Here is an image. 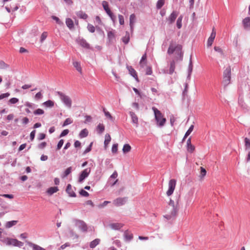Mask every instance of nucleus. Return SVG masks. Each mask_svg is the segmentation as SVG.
<instances>
[{
    "label": "nucleus",
    "instance_id": "nucleus-48",
    "mask_svg": "<svg viewBox=\"0 0 250 250\" xmlns=\"http://www.w3.org/2000/svg\"><path fill=\"white\" fill-rule=\"evenodd\" d=\"M47 33L46 32H43L41 37L40 42H42L47 38Z\"/></svg>",
    "mask_w": 250,
    "mask_h": 250
},
{
    "label": "nucleus",
    "instance_id": "nucleus-21",
    "mask_svg": "<svg viewBox=\"0 0 250 250\" xmlns=\"http://www.w3.org/2000/svg\"><path fill=\"white\" fill-rule=\"evenodd\" d=\"M26 242L27 244L30 247V248L33 249V250H45L44 249L42 248L39 246L34 244L30 242L26 241Z\"/></svg>",
    "mask_w": 250,
    "mask_h": 250
},
{
    "label": "nucleus",
    "instance_id": "nucleus-28",
    "mask_svg": "<svg viewBox=\"0 0 250 250\" xmlns=\"http://www.w3.org/2000/svg\"><path fill=\"white\" fill-rule=\"evenodd\" d=\"M192 69H193V65H192V61H191V57H190V60H189V65H188V79H190V75H191V74L192 71Z\"/></svg>",
    "mask_w": 250,
    "mask_h": 250
},
{
    "label": "nucleus",
    "instance_id": "nucleus-7",
    "mask_svg": "<svg viewBox=\"0 0 250 250\" xmlns=\"http://www.w3.org/2000/svg\"><path fill=\"white\" fill-rule=\"evenodd\" d=\"M176 184V181L175 179H171L168 183V189L167 191V195L168 196H170L173 193Z\"/></svg>",
    "mask_w": 250,
    "mask_h": 250
},
{
    "label": "nucleus",
    "instance_id": "nucleus-34",
    "mask_svg": "<svg viewBox=\"0 0 250 250\" xmlns=\"http://www.w3.org/2000/svg\"><path fill=\"white\" fill-rule=\"evenodd\" d=\"M129 34L128 32H126L125 35L122 38V41L125 44H127L129 41Z\"/></svg>",
    "mask_w": 250,
    "mask_h": 250
},
{
    "label": "nucleus",
    "instance_id": "nucleus-12",
    "mask_svg": "<svg viewBox=\"0 0 250 250\" xmlns=\"http://www.w3.org/2000/svg\"><path fill=\"white\" fill-rule=\"evenodd\" d=\"M76 42H77L78 44H79L80 45H81L83 47H84V48H85L87 49H88L90 47V45H89V43H88L85 40H84V39H83L82 38L78 37L76 39Z\"/></svg>",
    "mask_w": 250,
    "mask_h": 250
},
{
    "label": "nucleus",
    "instance_id": "nucleus-11",
    "mask_svg": "<svg viewBox=\"0 0 250 250\" xmlns=\"http://www.w3.org/2000/svg\"><path fill=\"white\" fill-rule=\"evenodd\" d=\"M76 226L79 228L82 231L86 232L87 230V227L86 224L82 220H77L75 221Z\"/></svg>",
    "mask_w": 250,
    "mask_h": 250
},
{
    "label": "nucleus",
    "instance_id": "nucleus-8",
    "mask_svg": "<svg viewBox=\"0 0 250 250\" xmlns=\"http://www.w3.org/2000/svg\"><path fill=\"white\" fill-rule=\"evenodd\" d=\"M102 5L107 15L110 17L111 19L114 21L116 20V16L113 15L109 8L108 2L106 1H103L102 2Z\"/></svg>",
    "mask_w": 250,
    "mask_h": 250
},
{
    "label": "nucleus",
    "instance_id": "nucleus-50",
    "mask_svg": "<svg viewBox=\"0 0 250 250\" xmlns=\"http://www.w3.org/2000/svg\"><path fill=\"white\" fill-rule=\"evenodd\" d=\"M35 99L36 100H40L41 99H42V93H41V92H38L35 96Z\"/></svg>",
    "mask_w": 250,
    "mask_h": 250
},
{
    "label": "nucleus",
    "instance_id": "nucleus-5",
    "mask_svg": "<svg viewBox=\"0 0 250 250\" xmlns=\"http://www.w3.org/2000/svg\"><path fill=\"white\" fill-rule=\"evenodd\" d=\"M56 94L59 96L62 102L64 104L69 108L72 106V100L71 98L67 95L60 91L56 92Z\"/></svg>",
    "mask_w": 250,
    "mask_h": 250
},
{
    "label": "nucleus",
    "instance_id": "nucleus-13",
    "mask_svg": "<svg viewBox=\"0 0 250 250\" xmlns=\"http://www.w3.org/2000/svg\"><path fill=\"white\" fill-rule=\"evenodd\" d=\"M216 36V31L215 30L214 27L213 28L212 32L210 34V37L208 39V42H207V45L208 46H210L212 44V43L213 42V41L215 38Z\"/></svg>",
    "mask_w": 250,
    "mask_h": 250
},
{
    "label": "nucleus",
    "instance_id": "nucleus-36",
    "mask_svg": "<svg viewBox=\"0 0 250 250\" xmlns=\"http://www.w3.org/2000/svg\"><path fill=\"white\" fill-rule=\"evenodd\" d=\"M73 65L76 68L78 71H79L80 73L82 72V68L79 62H73Z\"/></svg>",
    "mask_w": 250,
    "mask_h": 250
},
{
    "label": "nucleus",
    "instance_id": "nucleus-29",
    "mask_svg": "<svg viewBox=\"0 0 250 250\" xmlns=\"http://www.w3.org/2000/svg\"><path fill=\"white\" fill-rule=\"evenodd\" d=\"M111 141V137L109 134H106L105 135V140L104 141V146L105 148H106L109 143Z\"/></svg>",
    "mask_w": 250,
    "mask_h": 250
},
{
    "label": "nucleus",
    "instance_id": "nucleus-14",
    "mask_svg": "<svg viewBox=\"0 0 250 250\" xmlns=\"http://www.w3.org/2000/svg\"><path fill=\"white\" fill-rule=\"evenodd\" d=\"M175 62L174 61H172L170 63V67L169 70H165L163 69L162 71L164 73L166 74L168 73L169 74H172L175 70Z\"/></svg>",
    "mask_w": 250,
    "mask_h": 250
},
{
    "label": "nucleus",
    "instance_id": "nucleus-25",
    "mask_svg": "<svg viewBox=\"0 0 250 250\" xmlns=\"http://www.w3.org/2000/svg\"><path fill=\"white\" fill-rule=\"evenodd\" d=\"M59 190V188L57 187L49 188L46 192L49 195H52L54 193L57 192Z\"/></svg>",
    "mask_w": 250,
    "mask_h": 250
},
{
    "label": "nucleus",
    "instance_id": "nucleus-4",
    "mask_svg": "<svg viewBox=\"0 0 250 250\" xmlns=\"http://www.w3.org/2000/svg\"><path fill=\"white\" fill-rule=\"evenodd\" d=\"M182 46L181 45L171 42L168 48L167 53L168 54H172L175 52L176 54L178 55L181 56L182 54Z\"/></svg>",
    "mask_w": 250,
    "mask_h": 250
},
{
    "label": "nucleus",
    "instance_id": "nucleus-51",
    "mask_svg": "<svg viewBox=\"0 0 250 250\" xmlns=\"http://www.w3.org/2000/svg\"><path fill=\"white\" fill-rule=\"evenodd\" d=\"M187 149L188 151L192 152L195 149V147L192 144H190L189 145L187 146Z\"/></svg>",
    "mask_w": 250,
    "mask_h": 250
},
{
    "label": "nucleus",
    "instance_id": "nucleus-55",
    "mask_svg": "<svg viewBox=\"0 0 250 250\" xmlns=\"http://www.w3.org/2000/svg\"><path fill=\"white\" fill-rule=\"evenodd\" d=\"M19 102V99L17 98H12L10 99L9 101V102L12 104H14Z\"/></svg>",
    "mask_w": 250,
    "mask_h": 250
},
{
    "label": "nucleus",
    "instance_id": "nucleus-22",
    "mask_svg": "<svg viewBox=\"0 0 250 250\" xmlns=\"http://www.w3.org/2000/svg\"><path fill=\"white\" fill-rule=\"evenodd\" d=\"M136 22V16L135 14H132L130 16L129 18V25L131 31H132L133 29L134 24Z\"/></svg>",
    "mask_w": 250,
    "mask_h": 250
},
{
    "label": "nucleus",
    "instance_id": "nucleus-46",
    "mask_svg": "<svg viewBox=\"0 0 250 250\" xmlns=\"http://www.w3.org/2000/svg\"><path fill=\"white\" fill-rule=\"evenodd\" d=\"M44 113V112L43 110L40 108H38L34 111V114L35 115H42Z\"/></svg>",
    "mask_w": 250,
    "mask_h": 250
},
{
    "label": "nucleus",
    "instance_id": "nucleus-31",
    "mask_svg": "<svg viewBox=\"0 0 250 250\" xmlns=\"http://www.w3.org/2000/svg\"><path fill=\"white\" fill-rule=\"evenodd\" d=\"M88 130L86 128H84V129H83V130H82L81 131V132H80L79 137L81 138H83L86 137L88 135Z\"/></svg>",
    "mask_w": 250,
    "mask_h": 250
},
{
    "label": "nucleus",
    "instance_id": "nucleus-49",
    "mask_svg": "<svg viewBox=\"0 0 250 250\" xmlns=\"http://www.w3.org/2000/svg\"><path fill=\"white\" fill-rule=\"evenodd\" d=\"M118 146V144H114L113 145L112 147V149H111L112 152L113 153H116L117 152Z\"/></svg>",
    "mask_w": 250,
    "mask_h": 250
},
{
    "label": "nucleus",
    "instance_id": "nucleus-35",
    "mask_svg": "<svg viewBox=\"0 0 250 250\" xmlns=\"http://www.w3.org/2000/svg\"><path fill=\"white\" fill-rule=\"evenodd\" d=\"M146 53H145L142 57V58L140 62V64L142 67H144V65L146 64Z\"/></svg>",
    "mask_w": 250,
    "mask_h": 250
},
{
    "label": "nucleus",
    "instance_id": "nucleus-16",
    "mask_svg": "<svg viewBox=\"0 0 250 250\" xmlns=\"http://www.w3.org/2000/svg\"><path fill=\"white\" fill-rule=\"evenodd\" d=\"M130 116L131 118L132 123L135 125V126L137 127L138 126V118L136 114L132 112H129Z\"/></svg>",
    "mask_w": 250,
    "mask_h": 250
},
{
    "label": "nucleus",
    "instance_id": "nucleus-9",
    "mask_svg": "<svg viewBox=\"0 0 250 250\" xmlns=\"http://www.w3.org/2000/svg\"><path fill=\"white\" fill-rule=\"evenodd\" d=\"M127 200V197H119L113 200V204L116 207H120L125 205Z\"/></svg>",
    "mask_w": 250,
    "mask_h": 250
},
{
    "label": "nucleus",
    "instance_id": "nucleus-1",
    "mask_svg": "<svg viewBox=\"0 0 250 250\" xmlns=\"http://www.w3.org/2000/svg\"><path fill=\"white\" fill-rule=\"evenodd\" d=\"M178 202L176 204H175L173 200L170 199L168 203V207L167 208V214L164 216V217L167 220L174 218L177 214L178 211Z\"/></svg>",
    "mask_w": 250,
    "mask_h": 250
},
{
    "label": "nucleus",
    "instance_id": "nucleus-61",
    "mask_svg": "<svg viewBox=\"0 0 250 250\" xmlns=\"http://www.w3.org/2000/svg\"><path fill=\"white\" fill-rule=\"evenodd\" d=\"M110 203V201H105L102 204L99 205L98 207L100 208H102L105 207V206H106L108 204H109Z\"/></svg>",
    "mask_w": 250,
    "mask_h": 250
},
{
    "label": "nucleus",
    "instance_id": "nucleus-42",
    "mask_svg": "<svg viewBox=\"0 0 250 250\" xmlns=\"http://www.w3.org/2000/svg\"><path fill=\"white\" fill-rule=\"evenodd\" d=\"M9 65L2 61H0V69H5L8 68Z\"/></svg>",
    "mask_w": 250,
    "mask_h": 250
},
{
    "label": "nucleus",
    "instance_id": "nucleus-24",
    "mask_svg": "<svg viewBox=\"0 0 250 250\" xmlns=\"http://www.w3.org/2000/svg\"><path fill=\"white\" fill-rule=\"evenodd\" d=\"M244 147L246 151H250V139L247 137L244 138Z\"/></svg>",
    "mask_w": 250,
    "mask_h": 250
},
{
    "label": "nucleus",
    "instance_id": "nucleus-57",
    "mask_svg": "<svg viewBox=\"0 0 250 250\" xmlns=\"http://www.w3.org/2000/svg\"><path fill=\"white\" fill-rule=\"evenodd\" d=\"M118 18H119V21L120 24L121 25L124 24V17L121 15H119Z\"/></svg>",
    "mask_w": 250,
    "mask_h": 250
},
{
    "label": "nucleus",
    "instance_id": "nucleus-20",
    "mask_svg": "<svg viewBox=\"0 0 250 250\" xmlns=\"http://www.w3.org/2000/svg\"><path fill=\"white\" fill-rule=\"evenodd\" d=\"M124 226V224L121 223H112L109 224V227L114 230H119L121 229Z\"/></svg>",
    "mask_w": 250,
    "mask_h": 250
},
{
    "label": "nucleus",
    "instance_id": "nucleus-6",
    "mask_svg": "<svg viewBox=\"0 0 250 250\" xmlns=\"http://www.w3.org/2000/svg\"><path fill=\"white\" fill-rule=\"evenodd\" d=\"M231 79V68L230 66L226 68L224 71L223 83L225 86L229 84Z\"/></svg>",
    "mask_w": 250,
    "mask_h": 250
},
{
    "label": "nucleus",
    "instance_id": "nucleus-27",
    "mask_svg": "<svg viewBox=\"0 0 250 250\" xmlns=\"http://www.w3.org/2000/svg\"><path fill=\"white\" fill-rule=\"evenodd\" d=\"M42 105L46 107L51 108L54 105V102L51 100H48L42 103Z\"/></svg>",
    "mask_w": 250,
    "mask_h": 250
},
{
    "label": "nucleus",
    "instance_id": "nucleus-45",
    "mask_svg": "<svg viewBox=\"0 0 250 250\" xmlns=\"http://www.w3.org/2000/svg\"><path fill=\"white\" fill-rule=\"evenodd\" d=\"M87 29L91 33H94L95 31V27L91 24H88Z\"/></svg>",
    "mask_w": 250,
    "mask_h": 250
},
{
    "label": "nucleus",
    "instance_id": "nucleus-3",
    "mask_svg": "<svg viewBox=\"0 0 250 250\" xmlns=\"http://www.w3.org/2000/svg\"><path fill=\"white\" fill-rule=\"evenodd\" d=\"M0 240L7 245H12L19 247L23 246V243L16 239H11L4 237L2 236L1 232L0 231Z\"/></svg>",
    "mask_w": 250,
    "mask_h": 250
},
{
    "label": "nucleus",
    "instance_id": "nucleus-30",
    "mask_svg": "<svg viewBox=\"0 0 250 250\" xmlns=\"http://www.w3.org/2000/svg\"><path fill=\"white\" fill-rule=\"evenodd\" d=\"M104 130V126L102 124H99L97 126V131L98 134H102Z\"/></svg>",
    "mask_w": 250,
    "mask_h": 250
},
{
    "label": "nucleus",
    "instance_id": "nucleus-54",
    "mask_svg": "<svg viewBox=\"0 0 250 250\" xmlns=\"http://www.w3.org/2000/svg\"><path fill=\"white\" fill-rule=\"evenodd\" d=\"M68 133H69V130L68 129H64L61 133V134L60 135V137H63L64 136H66V135L68 134Z\"/></svg>",
    "mask_w": 250,
    "mask_h": 250
},
{
    "label": "nucleus",
    "instance_id": "nucleus-43",
    "mask_svg": "<svg viewBox=\"0 0 250 250\" xmlns=\"http://www.w3.org/2000/svg\"><path fill=\"white\" fill-rule=\"evenodd\" d=\"M165 3V0H158L157 2V8L158 9H160L164 5Z\"/></svg>",
    "mask_w": 250,
    "mask_h": 250
},
{
    "label": "nucleus",
    "instance_id": "nucleus-58",
    "mask_svg": "<svg viewBox=\"0 0 250 250\" xmlns=\"http://www.w3.org/2000/svg\"><path fill=\"white\" fill-rule=\"evenodd\" d=\"M9 96H10L9 93L1 94V95H0V100L3 99L4 98H7Z\"/></svg>",
    "mask_w": 250,
    "mask_h": 250
},
{
    "label": "nucleus",
    "instance_id": "nucleus-15",
    "mask_svg": "<svg viewBox=\"0 0 250 250\" xmlns=\"http://www.w3.org/2000/svg\"><path fill=\"white\" fill-rule=\"evenodd\" d=\"M242 24L244 27V28L246 30H250V18L247 17L245 18L242 21Z\"/></svg>",
    "mask_w": 250,
    "mask_h": 250
},
{
    "label": "nucleus",
    "instance_id": "nucleus-37",
    "mask_svg": "<svg viewBox=\"0 0 250 250\" xmlns=\"http://www.w3.org/2000/svg\"><path fill=\"white\" fill-rule=\"evenodd\" d=\"M183 17L182 16H180L177 19L176 21V25L178 28L180 29L182 27V21Z\"/></svg>",
    "mask_w": 250,
    "mask_h": 250
},
{
    "label": "nucleus",
    "instance_id": "nucleus-64",
    "mask_svg": "<svg viewBox=\"0 0 250 250\" xmlns=\"http://www.w3.org/2000/svg\"><path fill=\"white\" fill-rule=\"evenodd\" d=\"M46 142H42L38 145V147L40 149H43L46 146Z\"/></svg>",
    "mask_w": 250,
    "mask_h": 250
},
{
    "label": "nucleus",
    "instance_id": "nucleus-52",
    "mask_svg": "<svg viewBox=\"0 0 250 250\" xmlns=\"http://www.w3.org/2000/svg\"><path fill=\"white\" fill-rule=\"evenodd\" d=\"M63 143H64V141H63V140H62V139H61L59 141V142L57 145V150H60L61 149V148L62 147V145L63 144Z\"/></svg>",
    "mask_w": 250,
    "mask_h": 250
},
{
    "label": "nucleus",
    "instance_id": "nucleus-38",
    "mask_svg": "<svg viewBox=\"0 0 250 250\" xmlns=\"http://www.w3.org/2000/svg\"><path fill=\"white\" fill-rule=\"evenodd\" d=\"M193 128H194V125H191L189 128H188V129L187 130V131L186 132L185 136H184V139H185L186 138H187L188 135H189V134L191 133V132L193 131Z\"/></svg>",
    "mask_w": 250,
    "mask_h": 250
},
{
    "label": "nucleus",
    "instance_id": "nucleus-53",
    "mask_svg": "<svg viewBox=\"0 0 250 250\" xmlns=\"http://www.w3.org/2000/svg\"><path fill=\"white\" fill-rule=\"evenodd\" d=\"M78 16L83 19H86L88 17L87 14H86L84 13H83V12H80L78 14Z\"/></svg>",
    "mask_w": 250,
    "mask_h": 250
},
{
    "label": "nucleus",
    "instance_id": "nucleus-2",
    "mask_svg": "<svg viewBox=\"0 0 250 250\" xmlns=\"http://www.w3.org/2000/svg\"><path fill=\"white\" fill-rule=\"evenodd\" d=\"M152 109L154 113L155 119L157 122V125L160 127L164 126L166 122V119L164 117L161 111L155 107H152Z\"/></svg>",
    "mask_w": 250,
    "mask_h": 250
},
{
    "label": "nucleus",
    "instance_id": "nucleus-32",
    "mask_svg": "<svg viewBox=\"0 0 250 250\" xmlns=\"http://www.w3.org/2000/svg\"><path fill=\"white\" fill-rule=\"evenodd\" d=\"M100 242V240L99 239H96L90 242V248L91 249L94 248L96 246H97Z\"/></svg>",
    "mask_w": 250,
    "mask_h": 250
},
{
    "label": "nucleus",
    "instance_id": "nucleus-39",
    "mask_svg": "<svg viewBox=\"0 0 250 250\" xmlns=\"http://www.w3.org/2000/svg\"><path fill=\"white\" fill-rule=\"evenodd\" d=\"M200 169H201V171H200V174L199 177L201 179H203L205 177V176L206 175L207 171H206V169L203 167H201Z\"/></svg>",
    "mask_w": 250,
    "mask_h": 250
},
{
    "label": "nucleus",
    "instance_id": "nucleus-60",
    "mask_svg": "<svg viewBox=\"0 0 250 250\" xmlns=\"http://www.w3.org/2000/svg\"><path fill=\"white\" fill-rule=\"evenodd\" d=\"M108 38L109 39H112L114 38V33L112 31H109L107 33Z\"/></svg>",
    "mask_w": 250,
    "mask_h": 250
},
{
    "label": "nucleus",
    "instance_id": "nucleus-44",
    "mask_svg": "<svg viewBox=\"0 0 250 250\" xmlns=\"http://www.w3.org/2000/svg\"><path fill=\"white\" fill-rule=\"evenodd\" d=\"M103 111L104 113L105 116L107 118H109L111 120H113V119L112 116L111 115V114H110V113L108 111H107L105 110V109L104 108H103Z\"/></svg>",
    "mask_w": 250,
    "mask_h": 250
},
{
    "label": "nucleus",
    "instance_id": "nucleus-33",
    "mask_svg": "<svg viewBox=\"0 0 250 250\" xmlns=\"http://www.w3.org/2000/svg\"><path fill=\"white\" fill-rule=\"evenodd\" d=\"M131 147L129 144H125L123 146V151L124 153L129 152L131 150Z\"/></svg>",
    "mask_w": 250,
    "mask_h": 250
},
{
    "label": "nucleus",
    "instance_id": "nucleus-10",
    "mask_svg": "<svg viewBox=\"0 0 250 250\" xmlns=\"http://www.w3.org/2000/svg\"><path fill=\"white\" fill-rule=\"evenodd\" d=\"M90 171L91 169L90 168H87L83 170L81 173V174L80 175L79 178V182H83V181L88 176L90 172Z\"/></svg>",
    "mask_w": 250,
    "mask_h": 250
},
{
    "label": "nucleus",
    "instance_id": "nucleus-62",
    "mask_svg": "<svg viewBox=\"0 0 250 250\" xmlns=\"http://www.w3.org/2000/svg\"><path fill=\"white\" fill-rule=\"evenodd\" d=\"M113 244L118 247H120L121 246V243L119 240H115L113 241Z\"/></svg>",
    "mask_w": 250,
    "mask_h": 250
},
{
    "label": "nucleus",
    "instance_id": "nucleus-18",
    "mask_svg": "<svg viewBox=\"0 0 250 250\" xmlns=\"http://www.w3.org/2000/svg\"><path fill=\"white\" fill-rule=\"evenodd\" d=\"M124 236L125 240L127 242L131 241L133 237L132 233L129 232L127 230L124 232Z\"/></svg>",
    "mask_w": 250,
    "mask_h": 250
},
{
    "label": "nucleus",
    "instance_id": "nucleus-17",
    "mask_svg": "<svg viewBox=\"0 0 250 250\" xmlns=\"http://www.w3.org/2000/svg\"><path fill=\"white\" fill-rule=\"evenodd\" d=\"M178 16V13L176 11H173L167 18V21L169 24H171L176 20Z\"/></svg>",
    "mask_w": 250,
    "mask_h": 250
},
{
    "label": "nucleus",
    "instance_id": "nucleus-40",
    "mask_svg": "<svg viewBox=\"0 0 250 250\" xmlns=\"http://www.w3.org/2000/svg\"><path fill=\"white\" fill-rule=\"evenodd\" d=\"M17 221H11L7 222L6 224V227L7 228H10L17 224Z\"/></svg>",
    "mask_w": 250,
    "mask_h": 250
},
{
    "label": "nucleus",
    "instance_id": "nucleus-47",
    "mask_svg": "<svg viewBox=\"0 0 250 250\" xmlns=\"http://www.w3.org/2000/svg\"><path fill=\"white\" fill-rule=\"evenodd\" d=\"M72 122H73V121L70 118H67L64 121V122L62 125V126H65L66 125H67L72 123Z\"/></svg>",
    "mask_w": 250,
    "mask_h": 250
},
{
    "label": "nucleus",
    "instance_id": "nucleus-41",
    "mask_svg": "<svg viewBox=\"0 0 250 250\" xmlns=\"http://www.w3.org/2000/svg\"><path fill=\"white\" fill-rule=\"evenodd\" d=\"M72 171V167H70L66 168V169L64 171L63 175L62 176V178L67 176Z\"/></svg>",
    "mask_w": 250,
    "mask_h": 250
},
{
    "label": "nucleus",
    "instance_id": "nucleus-63",
    "mask_svg": "<svg viewBox=\"0 0 250 250\" xmlns=\"http://www.w3.org/2000/svg\"><path fill=\"white\" fill-rule=\"evenodd\" d=\"M35 134H36V130H33L31 133H30V140L31 141H33L35 138Z\"/></svg>",
    "mask_w": 250,
    "mask_h": 250
},
{
    "label": "nucleus",
    "instance_id": "nucleus-23",
    "mask_svg": "<svg viewBox=\"0 0 250 250\" xmlns=\"http://www.w3.org/2000/svg\"><path fill=\"white\" fill-rule=\"evenodd\" d=\"M66 192L69 194V195L71 197H76V195L74 191H73L72 186L70 184H68L67 186Z\"/></svg>",
    "mask_w": 250,
    "mask_h": 250
},
{
    "label": "nucleus",
    "instance_id": "nucleus-26",
    "mask_svg": "<svg viewBox=\"0 0 250 250\" xmlns=\"http://www.w3.org/2000/svg\"><path fill=\"white\" fill-rule=\"evenodd\" d=\"M65 23L69 29H72L74 28L73 21L70 18H67L66 19Z\"/></svg>",
    "mask_w": 250,
    "mask_h": 250
},
{
    "label": "nucleus",
    "instance_id": "nucleus-19",
    "mask_svg": "<svg viewBox=\"0 0 250 250\" xmlns=\"http://www.w3.org/2000/svg\"><path fill=\"white\" fill-rule=\"evenodd\" d=\"M127 69H128V71L129 72V74L132 77H133L137 81H138V77H137V73H136V71L134 70V69L131 66H127Z\"/></svg>",
    "mask_w": 250,
    "mask_h": 250
},
{
    "label": "nucleus",
    "instance_id": "nucleus-56",
    "mask_svg": "<svg viewBox=\"0 0 250 250\" xmlns=\"http://www.w3.org/2000/svg\"><path fill=\"white\" fill-rule=\"evenodd\" d=\"M46 135L44 133H40L38 136V139L39 141L42 140L45 138Z\"/></svg>",
    "mask_w": 250,
    "mask_h": 250
},
{
    "label": "nucleus",
    "instance_id": "nucleus-59",
    "mask_svg": "<svg viewBox=\"0 0 250 250\" xmlns=\"http://www.w3.org/2000/svg\"><path fill=\"white\" fill-rule=\"evenodd\" d=\"M81 195L84 197H87L89 195V193L83 189H82L80 192Z\"/></svg>",
    "mask_w": 250,
    "mask_h": 250
}]
</instances>
